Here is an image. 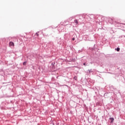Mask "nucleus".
<instances>
[{"mask_svg": "<svg viewBox=\"0 0 125 125\" xmlns=\"http://www.w3.org/2000/svg\"><path fill=\"white\" fill-rule=\"evenodd\" d=\"M9 44L10 47L12 46V47H14V46H15V43L13 42H10Z\"/></svg>", "mask_w": 125, "mask_h": 125, "instance_id": "nucleus-1", "label": "nucleus"}, {"mask_svg": "<svg viewBox=\"0 0 125 125\" xmlns=\"http://www.w3.org/2000/svg\"><path fill=\"white\" fill-rule=\"evenodd\" d=\"M110 121H111V123H112L113 122V121L114 120V118H110Z\"/></svg>", "mask_w": 125, "mask_h": 125, "instance_id": "nucleus-2", "label": "nucleus"}, {"mask_svg": "<svg viewBox=\"0 0 125 125\" xmlns=\"http://www.w3.org/2000/svg\"><path fill=\"white\" fill-rule=\"evenodd\" d=\"M74 22L76 24H78V20H76L74 21Z\"/></svg>", "mask_w": 125, "mask_h": 125, "instance_id": "nucleus-3", "label": "nucleus"}, {"mask_svg": "<svg viewBox=\"0 0 125 125\" xmlns=\"http://www.w3.org/2000/svg\"><path fill=\"white\" fill-rule=\"evenodd\" d=\"M117 51H120V48L119 47H117Z\"/></svg>", "mask_w": 125, "mask_h": 125, "instance_id": "nucleus-4", "label": "nucleus"}, {"mask_svg": "<svg viewBox=\"0 0 125 125\" xmlns=\"http://www.w3.org/2000/svg\"><path fill=\"white\" fill-rule=\"evenodd\" d=\"M26 64H27V62H23V65H26Z\"/></svg>", "mask_w": 125, "mask_h": 125, "instance_id": "nucleus-5", "label": "nucleus"}, {"mask_svg": "<svg viewBox=\"0 0 125 125\" xmlns=\"http://www.w3.org/2000/svg\"><path fill=\"white\" fill-rule=\"evenodd\" d=\"M75 38H73V39H72V41H75Z\"/></svg>", "mask_w": 125, "mask_h": 125, "instance_id": "nucleus-6", "label": "nucleus"}, {"mask_svg": "<svg viewBox=\"0 0 125 125\" xmlns=\"http://www.w3.org/2000/svg\"><path fill=\"white\" fill-rule=\"evenodd\" d=\"M74 79H75V80H77V77H74Z\"/></svg>", "mask_w": 125, "mask_h": 125, "instance_id": "nucleus-7", "label": "nucleus"}, {"mask_svg": "<svg viewBox=\"0 0 125 125\" xmlns=\"http://www.w3.org/2000/svg\"><path fill=\"white\" fill-rule=\"evenodd\" d=\"M36 35H37V36H39V33H36Z\"/></svg>", "mask_w": 125, "mask_h": 125, "instance_id": "nucleus-8", "label": "nucleus"}, {"mask_svg": "<svg viewBox=\"0 0 125 125\" xmlns=\"http://www.w3.org/2000/svg\"><path fill=\"white\" fill-rule=\"evenodd\" d=\"M83 65H85V63H83Z\"/></svg>", "mask_w": 125, "mask_h": 125, "instance_id": "nucleus-9", "label": "nucleus"}]
</instances>
